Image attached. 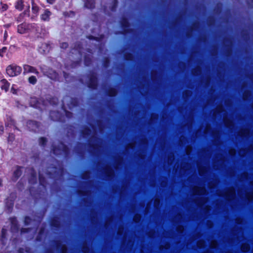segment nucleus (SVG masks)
Wrapping results in <instances>:
<instances>
[{
    "label": "nucleus",
    "instance_id": "f257e3e1",
    "mask_svg": "<svg viewBox=\"0 0 253 253\" xmlns=\"http://www.w3.org/2000/svg\"><path fill=\"white\" fill-rule=\"evenodd\" d=\"M22 68L15 64L8 65L6 68V74L11 77L19 75L22 72Z\"/></svg>",
    "mask_w": 253,
    "mask_h": 253
},
{
    "label": "nucleus",
    "instance_id": "f03ea898",
    "mask_svg": "<svg viewBox=\"0 0 253 253\" xmlns=\"http://www.w3.org/2000/svg\"><path fill=\"white\" fill-rule=\"evenodd\" d=\"M236 197V192L233 187L229 188L227 191L222 190V198H226L228 201L234 200Z\"/></svg>",
    "mask_w": 253,
    "mask_h": 253
},
{
    "label": "nucleus",
    "instance_id": "7ed1b4c3",
    "mask_svg": "<svg viewBox=\"0 0 253 253\" xmlns=\"http://www.w3.org/2000/svg\"><path fill=\"white\" fill-rule=\"evenodd\" d=\"M59 148L53 147L52 149L53 153L56 155L66 154L68 152V148L63 143H60L59 145Z\"/></svg>",
    "mask_w": 253,
    "mask_h": 253
},
{
    "label": "nucleus",
    "instance_id": "20e7f679",
    "mask_svg": "<svg viewBox=\"0 0 253 253\" xmlns=\"http://www.w3.org/2000/svg\"><path fill=\"white\" fill-rule=\"evenodd\" d=\"M43 73L46 76L52 80L56 81L59 80L58 74L51 69H49L46 71H43Z\"/></svg>",
    "mask_w": 253,
    "mask_h": 253
},
{
    "label": "nucleus",
    "instance_id": "39448f33",
    "mask_svg": "<svg viewBox=\"0 0 253 253\" xmlns=\"http://www.w3.org/2000/svg\"><path fill=\"white\" fill-rule=\"evenodd\" d=\"M97 78L95 74H92L89 77L87 86L89 88L91 89H95L97 87Z\"/></svg>",
    "mask_w": 253,
    "mask_h": 253
},
{
    "label": "nucleus",
    "instance_id": "423d86ee",
    "mask_svg": "<svg viewBox=\"0 0 253 253\" xmlns=\"http://www.w3.org/2000/svg\"><path fill=\"white\" fill-rule=\"evenodd\" d=\"M27 126L30 130L36 132L39 128L40 124L36 121H29L27 123Z\"/></svg>",
    "mask_w": 253,
    "mask_h": 253
},
{
    "label": "nucleus",
    "instance_id": "0eeeda50",
    "mask_svg": "<svg viewBox=\"0 0 253 253\" xmlns=\"http://www.w3.org/2000/svg\"><path fill=\"white\" fill-rule=\"evenodd\" d=\"M23 70L24 72L23 73L24 74H27V73H34L37 75L39 74V72L37 71L36 68L31 66L28 64H25L23 65Z\"/></svg>",
    "mask_w": 253,
    "mask_h": 253
},
{
    "label": "nucleus",
    "instance_id": "6e6552de",
    "mask_svg": "<svg viewBox=\"0 0 253 253\" xmlns=\"http://www.w3.org/2000/svg\"><path fill=\"white\" fill-rule=\"evenodd\" d=\"M30 104L34 108L40 109H42V105H44V104H41V100H39L36 97H31L30 98Z\"/></svg>",
    "mask_w": 253,
    "mask_h": 253
},
{
    "label": "nucleus",
    "instance_id": "1a4fd4ad",
    "mask_svg": "<svg viewBox=\"0 0 253 253\" xmlns=\"http://www.w3.org/2000/svg\"><path fill=\"white\" fill-rule=\"evenodd\" d=\"M29 28V25L24 23H22L17 26V32L21 34H24L26 33L27 30Z\"/></svg>",
    "mask_w": 253,
    "mask_h": 253
},
{
    "label": "nucleus",
    "instance_id": "9d476101",
    "mask_svg": "<svg viewBox=\"0 0 253 253\" xmlns=\"http://www.w3.org/2000/svg\"><path fill=\"white\" fill-rule=\"evenodd\" d=\"M193 192L199 195H204L206 193V190L204 187H195L193 189Z\"/></svg>",
    "mask_w": 253,
    "mask_h": 253
},
{
    "label": "nucleus",
    "instance_id": "9b49d317",
    "mask_svg": "<svg viewBox=\"0 0 253 253\" xmlns=\"http://www.w3.org/2000/svg\"><path fill=\"white\" fill-rule=\"evenodd\" d=\"M120 24L124 31L127 32L129 30V24L127 19L122 18L120 21Z\"/></svg>",
    "mask_w": 253,
    "mask_h": 253
},
{
    "label": "nucleus",
    "instance_id": "f8f14e48",
    "mask_svg": "<svg viewBox=\"0 0 253 253\" xmlns=\"http://www.w3.org/2000/svg\"><path fill=\"white\" fill-rule=\"evenodd\" d=\"M51 15V12L48 9H45L43 13L41 15V20L43 21H48Z\"/></svg>",
    "mask_w": 253,
    "mask_h": 253
},
{
    "label": "nucleus",
    "instance_id": "ddd939ff",
    "mask_svg": "<svg viewBox=\"0 0 253 253\" xmlns=\"http://www.w3.org/2000/svg\"><path fill=\"white\" fill-rule=\"evenodd\" d=\"M10 222L11 224V229L12 232L18 231V226L17 224V221L15 217H11L10 218Z\"/></svg>",
    "mask_w": 253,
    "mask_h": 253
},
{
    "label": "nucleus",
    "instance_id": "4468645a",
    "mask_svg": "<svg viewBox=\"0 0 253 253\" xmlns=\"http://www.w3.org/2000/svg\"><path fill=\"white\" fill-rule=\"evenodd\" d=\"M22 168L21 167H17V169L14 171L12 180L16 181L18 178L21 175L22 171L21 169Z\"/></svg>",
    "mask_w": 253,
    "mask_h": 253
},
{
    "label": "nucleus",
    "instance_id": "2eb2a0df",
    "mask_svg": "<svg viewBox=\"0 0 253 253\" xmlns=\"http://www.w3.org/2000/svg\"><path fill=\"white\" fill-rule=\"evenodd\" d=\"M1 83V88L4 90L5 92H7L9 88L10 84L6 79H2L0 81Z\"/></svg>",
    "mask_w": 253,
    "mask_h": 253
},
{
    "label": "nucleus",
    "instance_id": "dca6fc26",
    "mask_svg": "<svg viewBox=\"0 0 253 253\" xmlns=\"http://www.w3.org/2000/svg\"><path fill=\"white\" fill-rule=\"evenodd\" d=\"M60 114L58 112L50 111L49 116L51 119L54 121H59L60 119Z\"/></svg>",
    "mask_w": 253,
    "mask_h": 253
},
{
    "label": "nucleus",
    "instance_id": "f3484780",
    "mask_svg": "<svg viewBox=\"0 0 253 253\" xmlns=\"http://www.w3.org/2000/svg\"><path fill=\"white\" fill-rule=\"evenodd\" d=\"M84 7L88 9H93L95 7L94 0H86L84 2Z\"/></svg>",
    "mask_w": 253,
    "mask_h": 253
},
{
    "label": "nucleus",
    "instance_id": "a211bd4d",
    "mask_svg": "<svg viewBox=\"0 0 253 253\" xmlns=\"http://www.w3.org/2000/svg\"><path fill=\"white\" fill-rule=\"evenodd\" d=\"M29 182L31 184L35 183L37 182L36 172L33 169H32L31 178L29 179Z\"/></svg>",
    "mask_w": 253,
    "mask_h": 253
},
{
    "label": "nucleus",
    "instance_id": "6ab92c4d",
    "mask_svg": "<svg viewBox=\"0 0 253 253\" xmlns=\"http://www.w3.org/2000/svg\"><path fill=\"white\" fill-rule=\"evenodd\" d=\"M81 133L84 137H86L87 136L90 135L91 130L89 128L87 127H84L82 130Z\"/></svg>",
    "mask_w": 253,
    "mask_h": 253
},
{
    "label": "nucleus",
    "instance_id": "aec40b11",
    "mask_svg": "<svg viewBox=\"0 0 253 253\" xmlns=\"http://www.w3.org/2000/svg\"><path fill=\"white\" fill-rule=\"evenodd\" d=\"M104 171L107 176H113L114 173L113 170L108 166L105 167L104 168Z\"/></svg>",
    "mask_w": 253,
    "mask_h": 253
},
{
    "label": "nucleus",
    "instance_id": "412c9836",
    "mask_svg": "<svg viewBox=\"0 0 253 253\" xmlns=\"http://www.w3.org/2000/svg\"><path fill=\"white\" fill-rule=\"evenodd\" d=\"M23 0H17L15 5V7L16 9L21 11L23 9L24 4Z\"/></svg>",
    "mask_w": 253,
    "mask_h": 253
},
{
    "label": "nucleus",
    "instance_id": "4be33fe9",
    "mask_svg": "<svg viewBox=\"0 0 253 253\" xmlns=\"http://www.w3.org/2000/svg\"><path fill=\"white\" fill-rule=\"evenodd\" d=\"M244 197L249 201H252L253 199V190H251L250 191L246 192Z\"/></svg>",
    "mask_w": 253,
    "mask_h": 253
},
{
    "label": "nucleus",
    "instance_id": "5701e85b",
    "mask_svg": "<svg viewBox=\"0 0 253 253\" xmlns=\"http://www.w3.org/2000/svg\"><path fill=\"white\" fill-rule=\"evenodd\" d=\"M6 233H7L6 229L3 228L1 230V234L0 238V240L3 244H4V241L6 239Z\"/></svg>",
    "mask_w": 253,
    "mask_h": 253
},
{
    "label": "nucleus",
    "instance_id": "b1692460",
    "mask_svg": "<svg viewBox=\"0 0 253 253\" xmlns=\"http://www.w3.org/2000/svg\"><path fill=\"white\" fill-rule=\"evenodd\" d=\"M58 103V99L57 97H53L49 98V103L52 105H55Z\"/></svg>",
    "mask_w": 253,
    "mask_h": 253
},
{
    "label": "nucleus",
    "instance_id": "393cba45",
    "mask_svg": "<svg viewBox=\"0 0 253 253\" xmlns=\"http://www.w3.org/2000/svg\"><path fill=\"white\" fill-rule=\"evenodd\" d=\"M250 247L248 244H243L241 246V249L244 252H248L250 250Z\"/></svg>",
    "mask_w": 253,
    "mask_h": 253
},
{
    "label": "nucleus",
    "instance_id": "a878e982",
    "mask_svg": "<svg viewBox=\"0 0 253 253\" xmlns=\"http://www.w3.org/2000/svg\"><path fill=\"white\" fill-rule=\"evenodd\" d=\"M72 50H74L75 52H78L79 55L80 57L82 56V53L81 48L79 44H78V46L75 45L74 48L72 49Z\"/></svg>",
    "mask_w": 253,
    "mask_h": 253
},
{
    "label": "nucleus",
    "instance_id": "bb28decb",
    "mask_svg": "<svg viewBox=\"0 0 253 253\" xmlns=\"http://www.w3.org/2000/svg\"><path fill=\"white\" fill-rule=\"evenodd\" d=\"M28 81L30 84H36L37 80L35 76H32L29 78Z\"/></svg>",
    "mask_w": 253,
    "mask_h": 253
},
{
    "label": "nucleus",
    "instance_id": "cd10ccee",
    "mask_svg": "<svg viewBox=\"0 0 253 253\" xmlns=\"http://www.w3.org/2000/svg\"><path fill=\"white\" fill-rule=\"evenodd\" d=\"M39 182H40V184L44 187L45 186L44 184L45 183V179L44 177H42V174L40 173V172H39Z\"/></svg>",
    "mask_w": 253,
    "mask_h": 253
},
{
    "label": "nucleus",
    "instance_id": "c85d7f7f",
    "mask_svg": "<svg viewBox=\"0 0 253 253\" xmlns=\"http://www.w3.org/2000/svg\"><path fill=\"white\" fill-rule=\"evenodd\" d=\"M47 142V140L45 137H41L39 140L40 145L44 146Z\"/></svg>",
    "mask_w": 253,
    "mask_h": 253
},
{
    "label": "nucleus",
    "instance_id": "c756f323",
    "mask_svg": "<svg viewBox=\"0 0 253 253\" xmlns=\"http://www.w3.org/2000/svg\"><path fill=\"white\" fill-rule=\"evenodd\" d=\"M39 8L38 6L36 5L35 4L33 3L32 6V11L33 13L35 14H37L38 13Z\"/></svg>",
    "mask_w": 253,
    "mask_h": 253
},
{
    "label": "nucleus",
    "instance_id": "7c9ffc66",
    "mask_svg": "<svg viewBox=\"0 0 253 253\" xmlns=\"http://www.w3.org/2000/svg\"><path fill=\"white\" fill-rule=\"evenodd\" d=\"M141 219V215L139 214H135L133 216V220L134 222L137 223L140 221Z\"/></svg>",
    "mask_w": 253,
    "mask_h": 253
},
{
    "label": "nucleus",
    "instance_id": "2f4dec72",
    "mask_svg": "<svg viewBox=\"0 0 253 253\" xmlns=\"http://www.w3.org/2000/svg\"><path fill=\"white\" fill-rule=\"evenodd\" d=\"M0 4L1 5V7L0 8L1 11H5L8 9V6L6 4L2 3L1 2Z\"/></svg>",
    "mask_w": 253,
    "mask_h": 253
},
{
    "label": "nucleus",
    "instance_id": "473e14b6",
    "mask_svg": "<svg viewBox=\"0 0 253 253\" xmlns=\"http://www.w3.org/2000/svg\"><path fill=\"white\" fill-rule=\"evenodd\" d=\"M6 50L7 48L6 47H3L2 48L0 49V57H2Z\"/></svg>",
    "mask_w": 253,
    "mask_h": 253
},
{
    "label": "nucleus",
    "instance_id": "72a5a7b5",
    "mask_svg": "<svg viewBox=\"0 0 253 253\" xmlns=\"http://www.w3.org/2000/svg\"><path fill=\"white\" fill-rule=\"evenodd\" d=\"M118 1L117 0H114L113 4L111 7V11H114L116 10V7L117 6Z\"/></svg>",
    "mask_w": 253,
    "mask_h": 253
},
{
    "label": "nucleus",
    "instance_id": "f704fd0d",
    "mask_svg": "<svg viewBox=\"0 0 253 253\" xmlns=\"http://www.w3.org/2000/svg\"><path fill=\"white\" fill-rule=\"evenodd\" d=\"M32 221V219L28 216H26L24 219V223L25 225L29 224Z\"/></svg>",
    "mask_w": 253,
    "mask_h": 253
},
{
    "label": "nucleus",
    "instance_id": "c9c22d12",
    "mask_svg": "<svg viewBox=\"0 0 253 253\" xmlns=\"http://www.w3.org/2000/svg\"><path fill=\"white\" fill-rule=\"evenodd\" d=\"M60 48L63 49H66L68 46V44L67 42H62L60 43Z\"/></svg>",
    "mask_w": 253,
    "mask_h": 253
},
{
    "label": "nucleus",
    "instance_id": "e433bc0d",
    "mask_svg": "<svg viewBox=\"0 0 253 253\" xmlns=\"http://www.w3.org/2000/svg\"><path fill=\"white\" fill-rule=\"evenodd\" d=\"M91 60L86 56L84 58V64L86 66H89L90 64Z\"/></svg>",
    "mask_w": 253,
    "mask_h": 253
},
{
    "label": "nucleus",
    "instance_id": "4c0bfd02",
    "mask_svg": "<svg viewBox=\"0 0 253 253\" xmlns=\"http://www.w3.org/2000/svg\"><path fill=\"white\" fill-rule=\"evenodd\" d=\"M14 86H15V85L13 84L11 88V92L13 94H17V90H16V89L15 88Z\"/></svg>",
    "mask_w": 253,
    "mask_h": 253
},
{
    "label": "nucleus",
    "instance_id": "58836bf2",
    "mask_svg": "<svg viewBox=\"0 0 253 253\" xmlns=\"http://www.w3.org/2000/svg\"><path fill=\"white\" fill-rule=\"evenodd\" d=\"M223 123L227 125V126H228L229 127H231L232 126V122H229L228 124H226V120L224 117L222 118V124Z\"/></svg>",
    "mask_w": 253,
    "mask_h": 253
},
{
    "label": "nucleus",
    "instance_id": "ea45409f",
    "mask_svg": "<svg viewBox=\"0 0 253 253\" xmlns=\"http://www.w3.org/2000/svg\"><path fill=\"white\" fill-rule=\"evenodd\" d=\"M4 130V127L2 125V123L0 122V134H1Z\"/></svg>",
    "mask_w": 253,
    "mask_h": 253
},
{
    "label": "nucleus",
    "instance_id": "a19ab883",
    "mask_svg": "<svg viewBox=\"0 0 253 253\" xmlns=\"http://www.w3.org/2000/svg\"><path fill=\"white\" fill-rule=\"evenodd\" d=\"M10 119V123H7V124H6V125H7V126H15V123H14V121L12 120L11 118L9 119Z\"/></svg>",
    "mask_w": 253,
    "mask_h": 253
},
{
    "label": "nucleus",
    "instance_id": "79ce46f5",
    "mask_svg": "<svg viewBox=\"0 0 253 253\" xmlns=\"http://www.w3.org/2000/svg\"><path fill=\"white\" fill-rule=\"evenodd\" d=\"M217 110L218 111V114L220 115L221 113V105L219 104L217 107Z\"/></svg>",
    "mask_w": 253,
    "mask_h": 253
},
{
    "label": "nucleus",
    "instance_id": "37998d69",
    "mask_svg": "<svg viewBox=\"0 0 253 253\" xmlns=\"http://www.w3.org/2000/svg\"><path fill=\"white\" fill-rule=\"evenodd\" d=\"M197 71H199V72H200V71H201V70H200V69L199 67H196V68H195L194 69H193L192 70V73H193V74H195V73H196Z\"/></svg>",
    "mask_w": 253,
    "mask_h": 253
},
{
    "label": "nucleus",
    "instance_id": "c03bdc74",
    "mask_svg": "<svg viewBox=\"0 0 253 253\" xmlns=\"http://www.w3.org/2000/svg\"><path fill=\"white\" fill-rule=\"evenodd\" d=\"M204 244V242L203 241H199L197 242V246L198 247L201 248L203 246Z\"/></svg>",
    "mask_w": 253,
    "mask_h": 253
},
{
    "label": "nucleus",
    "instance_id": "a18cd8bd",
    "mask_svg": "<svg viewBox=\"0 0 253 253\" xmlns=\"http://www.w3.org/2000/svg\"><path fill=\"white\" fill-rule=\"evenodd\" d=\"M236 153V151L234 149H231L229 150V154L232 155V156H233Z\"/></svg>",
    "mask_w": 253,
    "mask_h": 253
},
{
    "label": "nucleus",
    "instance_id": "49530a36",
    "mask_svg": "<svg viewBox=\"0 0 253 253\" xmlns=\"http://www.w3.org/2000/svg\"><path fill=\"white\" fill-rule=\"evenodd\" d=\"M28 230H29V229L23 228L21 230V232L22 234H23L24 233L28 232L29 231Z\"/></svg>",
    "mask_w": 253,
    "mask_h": 253
},
{
    "label": "nucleus",
    "instance_id": "de8ad7c7",
    "mask_svg": "<svg viewBox=\"0 0 253 253\" xmlns=\"http://www.w3.org/2000/svg\"><path fill=\"white\" fill-rule=\"evenodd\" d=\"M14 139V135L11 134L10 135H9L8 137V140L9 141H12V140Z\"/></svg>",
    "mask_w": 253,
    "mask_h": 253
},
{
    "label": "nucleus",
    "instance_id": "09e8293b",
    "mask_svg": "<svg viewBox=\"0 0 253 253\" xmlns=\"http://www.w3.org/2000/svg\"><path fill=\"white\" fill-rule=\"evenodd\" d=\"M66 115L67 117L70 118L72 116V113H71L69 112H66Z\"/></svg>",
    "mask_w": 253,
    "mask_h": 253
},
{
    "label": "nucleus",
    "instance_id": "8fccbe9b",
    "mask_svg": "<svg viewBox=\"0 0 253 253\" xmlns=\"http://www.w3.org/2000/svg\"><path fill=\"white\" fill-rule=\"evenodd\" d=\"M47 2L50 4H53L55 0H46Z\"/></svg>",
    "mask_w": 253,
    "mask_h": 253
},
{
    "label": "nucleus",
    "instance_id": "3c124183",
    "mask_svg": "<svg viewBox=\"0 0 253 253\" xmlns=\"http://www.w3.org/2000/svg\"><path fill=\"white\" fill-rule=\"evenodd\" d=\"M13 205H14V202L13 201H11L10 204V206L8 207V208L10 209H12L13 206Z\"/></svg>",
    "mask_w": 253,
    "mask_h": 253
},
{
    "label": "nucleus",
    "instance_id": "603ef678",
    "mask_svg": "<svg viewBox=\"0 0 253 253\" xmlns=\"http://www.w3.org/2000/svg\"><path fill=\"white\" fill-rule=\"evenodd\" d=\"M111 92H112V94H111V96H114L116 93V91L114 89L111 90Z\"/></svg>",
    "mask_w": 253,
    "mask_h": 253
},
{
    "label": "nucleus",
    "instance_id": "864d4df0",
    "mask_svg": "<svg viewBox=\"0 0 253 253\" xmlns=\"http://www.w3.org/2000/svg\"><path fill=\"white\" fill-rule=\"evenodd\" d=\"M183 228L182 226H178L177 228V230L178 231V230H183Z\"/></svg>",
    "mask_w": 253,
    "mask_h": 253
},
{
    "label": "nucleus",
    "instance_id": "5fc2aeb1",
    "mask_svg": "<svg viewBox=\"0 0 253 253\" xmlns=\"http://www.w3.org/2000/svg\"><path fill=\"white\" fill-rule=\"evenodd\" d=\"M63 73H64V78H65L66 79H67V78H68V75H67L66 73H65L64 72H63Z\"/></svg>",
    "mask_w": 253,
    "mask_h": 253
},
{
    "label": "nucleus",
    "instance_id": "6e6d98bb",
    "mask_svg": "<svg viewBox=\"0 0 253 253\" xmlns=\"http://www.w3.org/2000/svg\"><path fill=\"white\" fill-rule=\"evenodd\" d=\"M7 37V31H5L4 32V38H6Z\"/></svg>",
    "mask_w": 253,
    "mask_h": 253
},
{
    "label": "nucleus",
    "instance_id": "4d7b16f0",
    "mask_svg": "<svg viewBox=\"0 0 253 253\" xmlns=\"http://www.w3.org/2000/svg\"><path fill=\"white\" fill-rule=\"evenodd\" d=\"M81 58H80V60H79V61H77L76 62V65H77V64H80V62H81Z\"/></svg>",
    "mask_w": 253,
    "mask_h": 253
},
{
    "label": "nucleus",
    "instance_id": "13d9d810",
    "mask_svg": "<svg viewBox=\"0 0 253 253\" xmlns=\"http://www.w3.org/2000/svg\"><path fill=\"white\" fill-rule=\"evenodd\" d=\"M2 186V180L1 178H0V186Z\"/></svg>",
    "mask_w": 253,
    "mask_h": 253
},
{
    "label": "nucleus",
    "instance_id": "bf43d9fd",
    "mask_svg": "<svg viewBox=\"0 0 253 253\" xmlns=\"http://www.w3.org/2000/svg\"><path fill=\"white\" fill-rule=\"evenodd\" d=\"M42 45L43 47H44V46H46V47H47V48H48L47 43H43V44H42ZM46 49L47 50V49Z\"/></svg>",
    "mask_w": 253,
    "mask_h": 253
},
{
    "label": "nucleus",
    "instance_id": "052dcab7",
    "mask_svg": "<svg viewBox=\"0 0 253 253\" xmlns=\"http://www.w3.org/2000/svg\"><path fill=\"white\" fill-rule=\"evenodd\" d=\"M248 133H249V131L247 130H245V133H243L242 134L245 135L246 134H248Z\"/></svg>",
    "mask_w": 253,
    "mask_h": 253
},
{
    "label": "nucleus",
    "instance_id": "680f3d73",
    "mask_svg": "<svg viewBox=\"0 0 253 253\" xmlns=\"http://www.w3.org/2000/svg\"><path fill=\"white\" fill-rule=\"evenodd\" d=\"M202 171V169H201V168H199V173L201 174V172Z\"/></svg>",
    "mask_w": 253,
    "mask_h": 253
},
{
    "label": "nucleus",
    "instance_id": "e2e57ef3",
    "mask_svg": "<svg viewBox=\"0 0 253 253\" xmlns=\"http://www.w3.org/2000/svg\"><path fill=\"white\" fill-rule=\"evenodd\" d=\"M222 50H223V44H224V41L223 39H222Z\"/></svg>",
    "mask_w": 253,
    "mask_h": 253
},
{
    "label": "nucleus",
    "instance_id": "0e129e2a",
    "mask_svg": "<svg viewBox=\"0 0 253 253\" xmlns=\"http://www.w3.org/2000/svg\"><path fill=\"white\" fill-rule=\"evenodd\" d=\"M221 194V191H218V195H219V196H220Z\"/></svg>",
    "mask_w": 253,
    "mask_h": 253
},
{
    "label": "nucleus",
    "instance_id": "69168bd1",
    "mask_svg": "<svg viewBox=\"0 0 253 253\" xmlns=\"http://www.w3.org/2000/svg\"><path fill=\"white\" fill-rule=\"evenodd\" d=\"M4 26H5V27H6V28H8V27H9V25H8H8H5Z\"/></svg>",
    "mask_w": 253,
    "mask_h": 253
},
{
    "label": "nucleus",
    "instance_id": "338daca9",
    "mask_svg": "<svg viewBox=\"0 0 253 253\" xmlns=\"http://www.w3.org/2000/svg\"><path fill=\"white\" fill-rule=\"evenodd\" d=\"M251 184L253 186V181L251 182Z\"/></svg>",
    "mask_w": 253,
    "mask_h": 253
},
{
    "label": "nucleus",
    "instance_id": "774afa93",
    "mask_svg": "<svg viewBox=\"0 0 253 253\" xmlns=\"http://www.w3.org/2000/svg\"><path fill=\"white\" fill-rule=\"evenodd\" d=\"M92 37V36H90L89 37V39H91Z\"/></svg>",
    "mask_w": 253,
    "mask_h": 253
}]
</instances>
